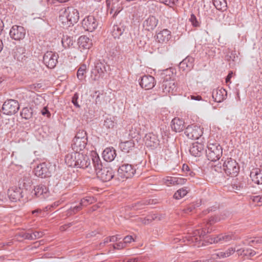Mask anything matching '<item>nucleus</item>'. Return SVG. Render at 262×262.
Wrapping results in <instances>:
<instances>
[{
    "instance_id": "nucleus-62",
    "label": "nucleus",
    "mask_w": 262,
    "mask_h": 262,
    "mask_svg": "<svg viewBox=\"0 0 262 262\" xmlns=\"http://www.w3.org/2000/svg\"><path fill=\"white\" fill-rule=\"evenodd\" d=\"M187 181V179L180 178L176 177V185H183Z\"/></svg>"
},
{
    "instance_id": "nucleus-20",
    "label": "nucleus",
    "mask_w": 262,
    "mask_h": 262,
    "mask_svg": "<svg viewBox=\"0 0 262 262\" xmlns=\"http://www.w3.org/2000/svg\"><path fill=\"white\" fill-rule=\"evenodd\" d=\"M81 153L78 151H74L68 154L65 156V162L70 167H76L78 161V157H79Z\"/></svg>"
},
{
    "instance_id": "nucleus-52",
    "label": "nucleus",
    "mask_w": 262,
    "mask_h": 262,
    "mask_svg": "<svg viewBox=\"0 0 262 262\" xmlns=\"http://www.w3.org/2000/svg\"><path fill=\"white\" fill-rule=\"evenodd\" d=\"M182 170L185 172L187 175H189L190 177H193L194 175V173L190 170L189 167L187 164H183Z\"/></svg>"
},
{
    "instance_id": "nucleus-42",
    "label": "nucleus",
    "mask_w": 262,
    "mask_h": 262,
    "mask_svg": "<svg viewBox=\"0 0 262 262\" xmlns=\"http://www.w3.org/2000/svg\"><path fill=\"white\" fill-rule=\"evenodd\" d=\"M86 66L85 64H82L78 69L77 73V78L80 80H83L85 77L86 73Z\"/></svg>"
},
{
    "instance_id": "nucleus-4",
    "label": "nucleus",
    "mask_w": 262,
    "mask_h": 262,
    "mask_svg": "<svg viewBox=\"0 0 262 262\" xmlns=\"http://www.w3.org/2000/svg\"><path fill=\"white\" fill-rule=\"evenodd\" d=\"M63 24L68 27L74 25L79 20V14L78 11L72 7H68L65 9L62 14L59 17Z\"/></svg>"
},
{
    "instance_id": "nucleus-38",
    "label": "nucleus",
    "mask_w": 262,
    "mask_h": 262,
    "mask_svg": "<svg viewBox=\"0 0 262 262\" xmlns=\"http://www.w3.org/2000/svg\"><path fill=\"white\" fill-rule=\"evenodd\" d=\"M33 114V109L31 107H24L20 112V116L26 120L30 119Z\"/></svg>"
},
{
    "instance_id": "nucleus-15",
    "label": "nucleus",
    "mask_w": 262,
    "mask_h": 262,
    "mask_svg": "<svg viewBox=\"0 0 262 262\" xmlns=\"http://www.w3.org/2000/svg\"><path fill=\"white\" fill-rule=\"evenodd\" d=\"M156 83L155 78L150 75H144L139 79L140 86L146 90L152 89Z\"/></svg>"
},
{
    "instance_id": "nucleus-51",
    "label": "nucleus",
    "mask_w": 262,
    "mask_h": 262,
    "mask_svg": "<svg viewBox=\"0 0 262 262\" xmlns=\"http://www.w3.org/2000/svg\"><path fill=\"white\" fill-rule=\"evenodd\" d=\"M231 187L233 191L239 190L243 188V185L240 182L235 180L233 183L231 184Z\"/></svg>"
},
{
    "instance_id": "nucleus-8",
    "label": "nucleus",
    "mask_w": 262,
    "mask_h": 262,
    "mask_svg": "<svg viewBox=\"0 0 262 262\" xmlns=\"http://www.w3.org/2000/svg\"><path fill=\"white\" fill-rule=\"evenodd\" d=\"M58 55L52 51H47L43 55V62L49 69H53L58 62Z\"/></svg>"
},
{
    "instance_id": "nucleus-24",
    "label": "nucleus",
    "mask_w": 262,
    "mask_h": 262,
    "mask_svg": "<svg viewBox=\"0 0 262 262\" xmlns=\"http://www.w3.org/2000/svg\"><path fill=\"white\" fill-rule=\"evenodd\" d=\"M239 245H236L235 248L230 247L226 250L225 251H220L217 253H215L212 254V257L214 259H221L225 257H229L235 251H236L237 248H238Z\"/></svg>"
},
{
    "instance_id": "nucleus-6",
    "label": "nucleus",
    "mask_w": 262,
    "mask_h": 262,
    "mask_svg": "<svg viewBox=\"0 0 262 262\" xmlns=\"http://www.w3.org/2000/svg\"><path fill=\"white\" fill-rule=\"evenodd\" d=\"M19 109L18 102L14 99H7L2 106V112L4 114L11 116L17 113Z\"/></svg>"
},
{
    "instance_id": "nucleus-57",
    "label": "nucleus",
    "mask_w": 262,
    "mask_h": 262,
    "mask_svg": "<svg viewBox=\"0 0 262 262\" xmlns=\"http://www.w3.org/2000/svg\"><path fill=\"white\" fill-rule=\"evenodd\" d=\"M45 211V209L43 210L41 209H37L32 211V214L34 215L35 216H37L39 215L43 216Z\"/></svg>"
},
{
    "instance_id": "nucleus-59",
    "label": "nucleus",
    "mask_w": 262,
    "mask_h": 262,
    "mask_svg": "<svg viewBox=\"0 0 262 262\" xmlns=\"http://www.w3.org/2000/svg\"><path fill=\"white\" fill-rule=\"evenodd\" d=\"M125 244L123 242H120L113 245V248L115 249L120 250L125 247Z\"/></svg>"
},
{
    "instance_id": "nucleus-13",
    "label": "nucleus",
    "mask_w": 262,
    "mask_h": 262,
    "mask_svg": "<svg viewBox=\"0 0 262 262\" xmlns=\"http://www.w3.org/2000/svg\"><path fill=\"white\" fill-rule=\"evenodd\" d=\"M98 25V20L92 15L85 17L82 21V26L83 28L90 32L94 31L97 28Z\"/></svg>"
},
{
    "instance_id": "nucleus-12",
    "label": "nucleus",
    "mask_w": 262,
    "mask_h": 262,
    "mask_svg": "<svg viewBox=\"0 0 262 262\" xmlns=\"http://www.w3.org/2000/svg\"><path fill=\"white\" fill-rule=\"evenodd\" d=\"M203 132L200 127L196 125H188L185 129L184 134L189 139H198L202 135Z\"/></svg>"
},
{
    "instance_id": "nucleus-43",
    "label": "nucleus",
    "mask_w": 262,
    "mask_h": 262,
    "mask_svg": "<svg viewBox=\"0 0 262 262\" xmlns=\"http://www.w3.org/2000/svg\"><path fill=\"white\" fill-rule=\"evenodd\" d=\"M200 205V203H191V204H189L188 205H187V206H186L185 207V208H184L183 211L185 213H189L192 212L194 211V210L196 207H199Z\"/></svg>"
},
{
    "instance_id": "nucleus-9",
    "label": "nucleus",
    "mask_w": 262,
    "mask_h": 262,
    "mask_svg": "<svg viewBox=\"0 0 262 262\" xmlns=\"http://www.w3.org/2000/svg\"><path fill=\"white\" fill-rule=\"evenodd\" d=\"M26 29L24 27L18 25H13L10 30L9 35L15 40L23 39L26 35Z\"/></svg>"
},
{
    "instance_id": "nucleus-16",
    "label": "nucleus",
    "mask_w": 262,
    "mask_h": 262,
    "mask_svg": "<svg viewBox=\"0 0 262 262\" xmlns=\"http://www.w3.org/2000/svg\"><path fill=\"white\" fill-rule=\"evenodd\" d=\"M34 172L37 177L45 178L49 177L51 176V171L49 169V166L45 162H43L38 165L34 169Z\"/></svg>"
},
{
    "instance_id": "nucleus-11",
    "label": "nucleus",
    "mask_w": 262,
    "mask_h": 262,
    "mask_svg": "<svg viewBox=\"0 0 262 262\" xmlns=\"http://www.w3.org/2000/svg\"><path fill=\"white\" fill-rule=\"evenodd\" d=\"M161 89L164 94L171 93L174 94L177 90V83L173 79H164L162 83Z\"/></svg>"
},
{
    "instance_id": "nucleus-55",
    "label": "nucleus",
    "mask_w": 262,
    "mask_h": 262,
    "mask_svg": "<svg viewBox=\"0 0 262 262\" xmlns=\"http://www.w3.org/2000/svg\"><path fill=\"white\" fill-rule=\"evenodd\" d=\"M61 203L60 201L55 202L52 204L48 205L45 208V211L52 210L54 208H56Z\"/></svg>"
},
{
    "instance_id": "nucleus-64",
    "label": "nucleus",
    "mask_w": 262,
    "mask_h": 262,
    "mask_svg": "<svg viewBox=\"0 0 262 262\" xmlns=\"http://www.w3.org/2000/svg\"><path fill=\"white\" fill-rule=\"evenodd\" d=\"M41 114L43 116H47L48 118L50 117L51 114L47 107H44L41 111Z\"/></svg>"
},
{
    "instance_id": "nucleus-3",
    "label": "nucleus",
    "mask_w": 262,
    "mask_h": 262,
    "mask_svg": "<svg viewBox=\"0 0 262 262\" xmlns=\"http://www.w3.org/2000/svg\"><path fill=\"white\" fill-rule=\"evenodd\" d=\"M210 232L211 230L209 228L196 230L193 232L192 235L188 234L183 237L182 239H180V241L183 240V242L185 243L186 245L199 247L203 245L202 241L204 236Z\"/></svg>"
},
{
    "instance_id": "nucleus-32",
    "label": "nucleus",
    "mask_w": 262,
    "mask_h": 262,
    "mask_svg": "<svg viewBox=\"0 0 262 262\" xmlns=\"http://www.w3.org/2000/svg\"><path fill=\"white\" fill-rule=\"evenodd\" d=\"M250 178L253 182L257 184H262V171L258 168L252 169L250 172Z\"/></svg>"
},
{
    "instance_id": "nucleus-2",
    "label": "nucleus",
    "mask_w": 262,
    "mask_h": 262,
    "mask_svg": "<svg viewBox=\"0 0 262 262\" xmlns=\"http://www.w3.org/2000/svg\"><path fill=\"white\" fill-rule=\"evenodd\" d=\"M214 170L217 172L223 170L227 176L233 177L238 173L239 166L235 160L223 157L219 164L214 165Z\"/></svg>"
},
{
    "instance_id": "nucleus-39",
    "label": "nucleus",
    "mask_w": 262,
    "mask_h": 262,
    "mask_svg": "<svg viewBox=\"0 0 262 262\" xmlns=\"http://www.w3.org/2000/svg\"><path fill=\"white\" fill-rule=\"evenodd\" d=\"M236 252L238 255L250 257L253 256L256 254L254 250L249 248L242 249L238 248L236 250Z\"/></svg>"
},
{
    "instance_id": "nucleus-10",
    "label": "nucleus",
    "mask_w": 262,
    "mask_h": 262,
    "mask_svg": "<svg viewBox=\"0 0 262 262\" xmlns=\"http://www.w3.org/2000/svg\"><path fill=\"white\" fill-rule=\"evenodd\" d=\"M145 145L151 149L157 148L160 145V140L157 135L153 133L146 134L144 138Z\"/></svg>"
},
{
    "instance_id": "nucleus-34",
    "label": "nucleus",
    "mask_w": 262,
    "mask_h": 262,
    "mask_svg": "<svg viewBox=\"0 0 262 262\" xmlns=\"http://www.w3.org/2000/svg\"><path fill=\"white\" fill-rule=\"evenodd\" d=\"M12 55L14 59L18 61H22L26 58L25 49L20 46L16 47L12 51Z\"/></svg>"
},
{
    "instance_id": "nucleus-5",
    "label": "nucleus",
    "mask_w": 262,
    "mask_h": 262,
    "mask_svg": "<svg viewBox=\"0 0 262 262\" xmlns=\"http://www.w3.org/2000/svg\"><path fill=\"white\" fill-rule=\"evenodd\" d=\"M206 153L209 160L216 161L222 156L223 148L218 143H209Z\"/></svg>"
},
{
    "instance_id": "nucleus-41",
    "label": "nucleus",
    "mask_w": 262,
    "mask_h": 262,
    "mask_svg": "<svg viewBox=\"0 0 262 262\" xmlns=\"http://www.w3.org/2000/svg\"><path fill=\"white\" fill-rule=\"evenodd\" d=\"M188 193L186 187H183L178 190L174 194L173 198L175 199L179 200L185 196Z\"/></svg>"
},
{
    "instance_id": "nucleus-44",
    "label": "nucleus",
    "mask_w": 262,
    "mask_h": 262,
    "mask_svg": "<svg viewBox=\"0 0 262 262\" xmlns=\"http://www.w3.org/2000/svg\"><path fill=\"white\" fill-rule=\"evenodd\" d=\"M189 21L191 24V25L194 28H199L201 26V21L196 18V16L192 13L189 18Z\"/></svg>"
},
{
    "instance_id": "nucleus-47",
    "label": "nucleus",
    "mask_w": 262,
    "mask_h": 262,
    "mask_svg": "<svg viewBox=\"0 0 262 262\" xmlns=\"http://www.w3.org/2000/svg\"><path fill=\"white\" fill-rule=\"evenodd\" d=\"M94 199L92 196H86L81 200L80 204L82 207L86 206L89 204H92L94 202Z\"/></svg>"
},
{
    "instance_id": "nucleus-22",
    "label": "nucleus",
    "mask_w": 262,
    "mask_h": 262,
    "mask_svg": "<svg viewBox=\"0 0 262 262\" xmlns=\"http://www.w3.org/2000/svg\"><path fill=\"white\" fill-rule=\"evenodd\" d=\"M212 96L214 101L221 102L227 98V92L226 90L223 88H218L213 90Z\"/></svg>"
},
{
    "instance_id": "nucleus-18",
    "label": "nucleus",
    "mask_w": 262,
    "mask_h": 262,
    "mask_svg": "<svg viewBox=\"0 0 262 262\" xmlns=\"http://www.w3.org/2000/svg\"><path fill=\"white\" fill-rule=\"evenodd\" d=\"M110 69L108 65L104 60H99L95 63V70L97 72L98 75H95L94 80H98L99 78L104 76V74Z\"/></svg>"
},
{
    "instance_id": "nucleus-53",
    "label": "nucleus",
    "mask_w": 262,
    "mask_h": 262,
    "mask_svg": "<svg viewBox=\"0 0 262 262\" xmlns=\"http://www.w3.org/2000/svg\"><path fill=\"white\" fill-rule=\"evenodd\" d=\"M252 201L258 206L262 205V196L259 195L253 196L251 198Z\"/></svg>"
},
{
    "instance_id": "nucleus-30",
    "label": "nucleus",
    "mask_w": 262,
    "mask_h": 262,
    "mask_svg": "<svg viewBox=\"0 0 262 262\" xmlns=\"http://www.w3.org/2000/svg\"><path fill=\"white\" fill-rule=\"evenodd\" d=\"M184 122L182 119L179 118H173L171 122V127L175 132H181L184 128Z\"/></svg>"
},
{
    "instance_id": "nucleus-7",
    "label": "nucleus",
    "mask_w": 262,
    "mask_h": 262,
    "mask_svg": "<svg viewBox=\"0 0 262 262\" xmlns=\"http://www.w3.org/2000/svg\"><path fill=\"white\" fill-rule=\"evenodd\" d=\"M136 171L135 166L127 163L122 164L118 169V176L122 179L132 178L136 173Z\"/></svg>"
},
{
    "instance_id": "nucleus-33",
    "label": "nucleus",
    "mask_w": 262,
    "mask_h": 262,
    "mask_svg": "<svg viewBox=\"0 0 262 262\" xmlns=\"http://www.w3.org/2000/svg\"><path fill=\"white\" fill-rule=\"evenodd\" d=\"M102 156L105 161H112L116 156V150L112 147L106 148L103 151Z\"/></svg>"
},
{
    "instance_id": "nucleus-58",
    "label": "nucleus",
    "mask_w": 262,
    "mask_h": 262,
    "mask_svg": "<svg viewBox=\"0 0 262 262\" xmlns=\"http://www.w3.org/2000/svg\"><path fill=\"white\" fill-rule=\"evenodd\" d=\"M145 204H146L145 201H138L137 203H135L133 207L135 208V209L137 210L141 209L142 208V206Z\"/></svg>"
},
{
    "instance_id": "nucleus-19",
    "label": "nucleus",
    "mask_w": 262,
    "mask_h": 262,
    "mask_svg": "<svg viewBox=\"0 0 262 262\" xmlns=\"http://www.w3.org/2000/svg\"><path fill=\"white\" fill-rule=\"evenodd\" d=\"M238 238L232 233L221 234L215 237L211 238L210 243H224L228 242L231 240H236Z\"/></svg>"
},
{
    "instance_id": "nucleus-63",
    "label": "nucleus",
    "mask_w": 262,
    "mask_h": 262,
    "mask_svg": "<svg viewBox=\"0 0 262 262\" xmlns=\"http://www.w3.org/2000/svg\"><path fill=\"white\" fill-rule=\"evenodd\" d=\"M21 236L25 239L32 240V233L24 232L21 234Z\"/></svg>"
},
{
    "instance_id": "nucleus-46",
    "label": "nucleus",
    "mask_w": 262,
    "mask_h": 262,
    "mask_svg": "<svg viewBox=\"0 0 262 262\" xmlns=\"http://www.w3.org/2000/svg\"><path fill=\"white\" fill-rule=\"evenodd\" d=\"M82 208V207L80 204L78 206L71 207L67 211V215L68 216L73 215L81 210Z\"/></svg>"
},
{
    "instance_id": "nucleus-50",
    "label": "nucleus",
    "mask_w": 262,
    "mask_h": 262,
    "mask_svg": "<svg viewBox=\"0 0 262 262\" xmlns=\"http://www.w3.org/2000/svg\"><path fill=\"white\" fill-rule=\"evenodd\" d=\"M178 1V0H159V3L164 4L170 8H172Z\"/></svg>"
},
{
    "instance_id": "nucleus-27",
    "label": "nucleus",
    "mask_w": 262,
    "mask_h": 262,
    "mask_svg": "<svg viewBox=\"0 0 262 262\" xmlns=\"http://www.w3.org/2000/svg\"><path fill=\"white\" fill-rule=\"evenodd\" d=\"M158 19L154 16H150L143 22V27L146 30L152 31L157 27Z\"/></svg>"
},
{
    "instance_id": "nucleus-25",
    "label": "nucleus",
    "mask_w": 262,
    "mask_h": 262,
    "mask_svg": "<svg viewBox=\"0 0 262 262\" xmlns=\"http://www.w3.org/2000/svg\"><path fill=\"white\" fill-rule=\"evenodd\" d=\"M171 37V32L168 29H163L157 33L156 40L161 43H166Z\"/></svg>"
},
{
    "instance_id": "nucleus-56",
    "label": "nucleus",
    "mask_w": 262,
    "mask_h": 262,
    "mask_svg": "<svg viewBox=\"0 0 262 262\" xmlns=\"http://www.w3.org/2000/svg\"><path fill=\"white\" fill-rule=\"evenodd\" d=\"M43 233L42 231H34L32 233V240L37 238H39L43 235Z\"/></svg>"
},
{
    "instance_id": "nucleus-23",
    "label": "nucleus",
    "mask_w": 262,
    "mask_h": 262,
    "mask_svg": "<svg viewBox=\"0 0 262 262\" xmlns=\"http://www.w3.org/2000/svg\"><path fill=\"white\" fill-rule=\"evenodd\" d=\"M194 61V58L188 56L180 63L179 68L183 71H189L193 67Z\"/></svg>"
},
{
    "instance_id": "nucleus-60",
    "label": "nucleus",
    "mask_w": 262,
    "mask_h": 262,
    "mask_svg": "<svg viewBox=\"0 0 262 262\" xmlns=\"http://www.w3.org/2000/svg\"><path fill=\"white\" fill-rule=\"evenodd\" d=\"M158 52L161 54H164L168 52V47L167 46L164 45L163 46H161L160 47H159L158 48Z\"/></svg>"
},
{
    "instance_id": "nucleus-31",
    "label": "nucleus",
    "mask_w": 262,
    "mask_h": 262,
    "mask_svg": "<svg viewBox=\"0 0 262 262\" xmlns=\"http://www.w3.org/2000/svg\"><path fill=\"white\" fill-rule=\"evenodd\" d=\"M126 27L122 23L115 25L113 26L112 35L115 38H119L120 36L126 31Z\"/></svg>"
},
{
    "instance_id": "nucleus-36",
    "label": "nucleus",
    "mask_w": 262,
    "mask_h": 262,
    "mask_svg": "<svg viewBox=\"0 0 262 262\" xmlns=\"http://www.w3.org/2000/svg\"><path fill=\"white\" fill-rule=\"evenodd\" d=\"M245 245L255 247L259 244H262L261 237H246L242 242Z\"/></svg>"
},
{
    "instance_id": "nucleus-48",
    "label": "nucleus",
    "mask_w": 262,
    "mask_h": 262,
    "mask_svg": "<svg viewBox=\"0 0 262 262\" xmlns=\"http://www.w3.org/2000/svg\"><path fill=\"white\" fill-rule=\"evenodd\" d=\"M74 139H84V140H88V136L86 132L84 130H79Z\"/></svg>"
},
{
    "instance_id": "nucleus-29",
    "label": "nucleus",
    "mask_w": 262,
    "mask_h": 262,
    "mask_svg": "<svg viewBox=\"0 0 262 262\" xmlns=\"http://www.w3.org/2000/svg\"><path fill=\"white\" fill-rule=\"evenodd\" d=\"M34 194L41 199H45L48 196V188L43 184H40L34 187Z\"/></svg>"
},
{
    "instance_id": "nucleus-54",
    "label": "nucleus",
    "mask_w": 262,
    "mask_h": 262,
    "mask_svg": "<svg viewBox=\"0 0 262 262\" xmlns=\"http://www.w3.org/2000/svg\"><path fill=\"white\" fill-rule=\"evenodd\" d=\"M79 98V94L77 93H75L72 98V102L74 105L77 108H80V105L78 103V99Z\"/></svg>"
},
{
    "instance_id": "nucleus-26",
    "label": "nucleus",
    "mask_w": 262,
    "mask_h": 262,
    "mask_svg": "<svg viewBox=\"0 0 262 262\" xmlns=\"http://www.w3.org/2000/svg\"><path fill=\"white\" fill-rule=\"evenodd\" d=\"M88 143V140L82 139H73L71 147L74 151L79 152L83 150Z\"/></svg>"
},
{
    "instance_id": "nucleus-61",
    "label": "nucleus",
    "mask_w": 262,
    "mask_h": 262,
    "mask_svg": "<svg viewBox=\"0 0 262 262\" xmlns=\"http://www.w3.org/2000/svg\"><path fill=\"white\" fill-rule=\"evenodd\" d=\"M132 241H134V238L132 236L127 235L124 237L123 242L125 243V246H126L127 244L130 243Z\"/></svg>"
},
{
    "instance_id": "nucleus-40",
    "label": "nucleus",
    "mask_w": 262,
    "mask_h": 262,
    "mask_svg": "<svg viewBox=\"0 0 262 262\" xmlns=\"http://www.w3.org/2000/svg\"><path fill=\"white\" fill-rule=\"evenodd\" d=\"M61 42L62 46L65 48H70L73 45L74 41L73 37L68 35H63L62 38Z\"/></svg>"
},
{
    "instance_id": "nucleus-17",
    "label": "nucleus",
    "mask_w": 262,
    "mask_h": 262,
    "mask_svg": "<svg viewBox=\"0 0 262 262\" xmlns=\"http://www.w3.org/2000/svg\"><path fill=\"white\" fill-rule=\"evenodd\" d=\"M10 200L13 202L20 201L24 196V191L20 187H12L9 188L7 192Z\"/></svg>"
},
{
    "instance_id": "nucleus-49",
    "label": "nucleus",
    "mask_w": 262,
    "mask_h": 262,
    "mask_svg": "<svg viewBox=\"0 0 262 262\" xmlns=\"http://www.w3.org/2000/svg\"><path fill=\"white\" fill-rule=\"evenodd\" d=\"M164 183L167 185H176V177H167L164 179Z\"/></svg>"
},
{
    "instance_id": "nucleus-14",
    "label": "nucleus",
    "mask_w": 262,
    "mask_h": 262,
    "mask_svg": "<svg viewBox=\"0 0 262 262\" xmlns=\"http://www.w3.org/2000/svg\"><path fill=\"white\" fill-rule=\"evenodd\" d=\"M78 159L76 167L88 169L89 173L93 172L91 163V159L87 155L81 154Z\"/></svg>"
},
{
    "instance_id": "nucleus-45",
    "label": "nucleus",
    "mask_w": 262,
    "mask_h": 262,
    "mask_svg": "<svg viewBox=\"0 0 262 262\" xmlns=\"http://www.w3.org/2000/svg\"><path fill=\"white\" fill-rule=\"evenodd\" d=\"M116 124V122H115V118H106L104 122V126L106 128H113L115 125Z\"/></svg>"
},
{
    "instance_id": "nucleus-21",
    "label": "nucleus",
    "mask_w": 262,
    "mask_h": 262,
    "mask_svg": "<svg viewBox=\"0 0 262 262\" xmlns=\"http://www.w3.org/2000/svg\"><path fill=\"white\" fill-rule=\"evenodd\" d=\"M204 145L201 143L195 142L192 143L190 146L189 152L190 154L194 157H200L203 153Z\"/></svg>"
},
{
    "instance_id": "nucleus-37",
    "label": "nucleus",
    "mask_w": 262,
    "mask_h": 262,
    "mask_svg": "<svg viewBox=\"0 0 262 262\" xmlns=\"http://www.w3.org/2000/svg\"><path fill=\"white\" fill-rule=\"evenodd\" d=\"M215 7L219 10L224 12L227 10V3L226 0H212Z\"/></svg>"
},
{
    "instance_id": "nucleus-28",
    "label": "nucleus",
    "mask_w": 262,
    "mask_h": 262,
    "mask_svg": "<svg viewBox=\"0 0 262 262\" xmlns=\"http://www.w3.org/2000/svg\"><path fill=\"white\" fill-rule=\"evenodd\" d=\"M78 46L81 51L89 49L92 46V40L88 37L83 35L78 38Z\"/></svg>"
},
{
    "instance_id": "nucleus-35",
    "label": "nucleus",
    "mask_w": 262,
    "mask_h": 262,
    "mask_svg": "<svg viewBox=\"0 0 262 262\" xmlns=\"http://www.w3.org/2000/svg\"><path fill=\"white\" fill-rule=\"evenodd\" d=\"M135 145L134 141L133 140H129L121 142L119 144V147L122 151L128 153L134 148Z\"/></svg>"
},
{
    "instance_id": "nucleus-1",
    "label": "nucleus",
    "mask_w": 262,
    "mask_h": 262,
    "mask_svg": "<svg viewBox=\"0 0 262 262\" xmlns=\"http://www.w3.org/2000/svg\"><path fill=\"white\" fill-rule=\"evenodd\" d=\"M91 157L93 166L98 178L102 182L111 180L114 177L113 169L108 167H103L101 160L96 152H92Z\"/></svg>"
}]
</instances>
